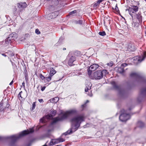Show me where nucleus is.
Instances as JSON below:
<instances>
[{"label": "nucleus", "instance_id": "1", "mask_svg": "<svg viewBox=\"0 0 146 146\" xmlns=\"http://www.w3.org/2000/svg\"><path fill=\"white\" fill-rule=\"evenodd\" d=\"M84 119L83 115H77L71 119L70 120L72 123L71 128L64 133V134L65 135L70 134L77 130L80 126L81 123L84 121Z\"/></svg>", "mask_w": 146, "mask_h": 146}, {"label": "nucleus", "instance_id": "2", "mask_svg": "<svg viewBox=\"0 0 146 146\" xmlns=\"http://www.w3.org/2000/svg\"><path fill=\"white\" fill-rule=\"evenodd\" d=\"M33 129H31L29 131L24 130L19 135H16L8 137L0 136V141L5 140L9 139L11 140L12 143H13L20 138L30 133H33Z\"/></svg>", "mask_w": 146, "mask_h": 146}, {"label": "nucleus", "instance_id": "3", "mask_svg": "<svg viewBox=\"0 0 146 146\" xmlns=\"http://www.w3.org/2000/svg\"><path fill=\"white\" fill-rule=\"evenodd\" d=\"M88 75L90 78L92 80H98L102 79L103 77V74L101 70H97L92 74L91 71H88Z\"/></svg>", "mask_w": 146, "mask_h": 146}, {"label": "nucleus", "instance_id": "4", "mask_svg": "<svg viewBox=\"0 0 146 146\" xmlns=\"http://www.w3.org/2000/svg\"><path fill=\"white\" fill-rule=\"evenodd\" d=\"M76 112V111L74 110H72L67 111L63 114L61 117H57L55 118L51 122V125H52L58 121H61L68 117L70 114L74 113Z\"/></svg>", "mask_w": 146, "mask_h": 146}, {"label": "nucleus", "instance_id": "5", "mask_svg": "<svg viewBox=\"0 0 146 146\" xmlns=\"http://www.w3.org/2000/svg\"><path fill=\"white\" fill-rule=\"evenodd\" d=\"M121 113L119 117V120L122 122H125L129 119L130 116L129 114L127 113L126 111L122 109L121 111Z\"/></svg>", "mask_w": 146, "mask_h": 146}, {"label": "nucleus", "instance_id": "6", "mask_svg": "<svg viewBox=\"0 0 146 146\" xmlns=\"http://www.w3.org/2000/svg\"><path fill=\"white\" fill-rule=\"evenodd\" d=\"M138 10V7L137 6L133 5L131 7H129L128 9H126V11H128L129 15L132 17H133V13H134L137 12Z\"/></svg>", "mask_w": 146, "mask_h": 146}, {"label": "nucleus", "instance_id": "7", "mask_svg": "<svg viewBox=\"0 0 146 146\" xmlns=\"http://www.w3.org/2000/svg\"><path fill=\"white\" fill-rule=\"evenodd\" d=\"M146 57V51L143 52V55L142 57L136 56L133 58V60L134 61V62L138 63H140L142 61L144 60Z\"/></svg>", "mask_w": 146, "mask_h": 146}, {"label": "nucleus", "instance_id": "8", "mask_svg": "<svg viewBox=\"0 0 146 146\" xmlns=\"http://www.w3.org/2000/svg\"><path fill=\"white\" fill-rule=\"evenodd\" d=\"M112 84L113 85L114 88L118 90L119 94V95L121 96L125 94V91L124 90L120 88L114 82H112Z\"/></svg>", "mask_w": 146, "mask_h": 146}, {"label": "nucleus", "instance_id": "9", "mask_svg": "<svg viewBox=\"0 0 146 146\" xmlns=\"http://www.w3.org/2000/svg\"><path fill=\"white\" fill-rule=\"evenodd\" d=\"M99 66L98 64H94L91 65L88 70L91 71L92 72V71L96 70Z\"/></svg>", "mask_w": 146, "mask_h": 146}, {"label": "nucleus", "instance_id": "10", "mask_svg": "<svg viewBox=\"0 0 146 146\" xmlns=\"http://www.w3.org/2000/svg\"><path fill=\"white\" fill-rule=\"evenodd\" d=\"M17 37V35L15 33H12L10 34L8 37V39H11L13 41L15 40V39Z\"/></svg>", "mask_w": 146, "mask_h": 146}, {"label": "nucleus", "instance_id": "11", "mask_svg": "<svg viewBox=\"0 0 146 146\" xmlns=\"http://www.w3.org/2000/svg\"><path fill=\"white\" fill-rule=\"evenodd\" d=\"M59 14L58 11H57L49 14V16H52V17H50V19H53L56 17Z\"/></svg>", "mask_w": 146, "mask_h": 146}, {"label": "nucleus", "instance_id": "12", "mask_svg": "<svg viewBox=\"0 0 146 146\" xmlns=\"http://www.w3.org/2000/svg\"><path fill=\"white\" fill-rule=\"evenodd\" d=\"M75 60H76L75 57V56H71L68 61V64L70 66H72L73 62Z\"/></svg>", "mask_w": 146, "mask_h": 146}, {"label": "nucleus", "instance_id": "13", "mask_svg": "<svg viewBox=\"0 0 146 146\" xmlns=\"http://www.w3.org/2000/svg\"><path fill=\"white\" fill-rule=\"evenodd\" d=\"M27 5L25 3H21L17 4V6L19 8H23L27 7Z\"/></svg>", "mask_w": 146, "mask_h": 146}, {"label": "nucleus", "instance_id": "14", "mask_svg": "<svg viewBox=\"0 0 146 146\" xmlns=\"http://www.w3.org/2000/svg\"><path fill=\"white\" fill-rule=\"evenodd\" d=\"M136 18L138 20L139 22L142 21V17L140 13H138L136 15Z\"/></svg>", "mask_w": 146, "mask_h": 146}, {"label": "nucleus", "instance_id": "15", "mask_svg": "<svg viewBox=\"0 0 146 146\" xmlns=\"http://www.w3.org/2000/svg\"><path fill=\"white\" fill-rule=\"evenodd\" d=\"M56 73V71L53 68H50V72L49 75L52 76Z\"/></svg>", "mask_w": 146, "mask_h": 146}, {"label": "nucleus", "instance_id": "16", "mask_svg": "<svg viewBox=\"0 0 146 146\" xmlns=\"http://www.w3.org/2000/svg\"><path fill=\"white\" fill-rule=\"evenodd\" d=\"M129 50L130 52L133 51L135 50V48L133 45L129 44L128 46Z\"/></svg>", "mask_w": 146, "mask_h": 146}, {"label": "nucleus", "instance_id": "17", "mask_svg": "<svg viewBox=\"0 0 146 146\" xmlns=\"http://www.w3.org/2000/svg\"><path fill=\"white\" fill-rule=\"evenodd\" d=\"M57 139H54L52 140L50 142V145H54L58 143Z\"/></svg>", "mask_w": 146, "mask_h": 146}, {"label": "nucleus", "instance_id": "18", "mask_svg": "<svg viewBox=\"0 0 146 146\" xmlns=\"http://www.w3.org/2000/svg\"><path fill=\"white\" fill-rule=\"evenodd\" d=\"M137 126L140 128L143 127L144 125L143 123L141 121H139L137 123Z\"/></svg>", "mask_w": 146, "mask_h": 146}, {"label": "nucleus", "instance_id": "19", "mask_svg": "<svg viewBox=\"0 0 146 146\" xmlns=\"http://www.w3.org/2000/svg\"><path fill=\"white\" fill-rule=\"evenodd\" d=\"M73 23L74 24H79L81 25L82 23V21L81 20H75L73 21Z\"/></svg>", "mask_w": 146, "mask_h": 146}, {"label": "nucleus", "instance_id": "20", "mask_svg": "<svg viewBox=\"0 0 146 146\" xmlns=\"http://www.w3.org/2000/svg\"><path fill=\"white\" fill-rule=\"evenodd\" d=\"M117 72L119 73L122 74L124 72V69L121 67L120 66V67L118 68Z\"/></svg>", "mask_w": 146, "mask_h": 146}, {"label": "nucleus", "instance_id": "21", "mask_svg": "<svg viewBox=\"0 0 146 146\" xmlns=\"http://www.w3.org/2000/svg\"><path fill=\"white\" fill-rule=\"evenodd\" d=\"M52 77V76L49 75L48 77H45V79L44 80V82H49L51 80Z\"/></svg>", "mask_w": 146, "mask_h": 146}, {"label": "nucleus", "instance_id": "22", "mask_svg": "<svg viewBox=\"0 0 146 146\" xmlns=\"http://www.w3.org/2000/svg\"><path fill=\"white\" fill-rule=\"evenodd\" d=\"M12 42H13V41L11 39H10L9 40L8 39V37L5 40V44H6L7 45L10 43H11Z\"/></svg>", "mask_w": 146, "mask_h": 146}, {"label": "nucleus", "instance_id": "23", "mask_svg": "<svg viewBox=\"0 0 146 146\" xmlns=\"http://www.w3.org/2000/svg\"><path fill=\"white\" fill-rule=\"evenodd\" d=\"M53 116L51 114H48L45 116V118L47 119H50L52 118Z\"/></svg>", "mask_w": 146, "mask_h": 146}, {"label": "nucleus", "instance_id": "24", "mask_svg": "<svg viewBox=\"0 0 146 146\" xmlns=\"http://www.w3.org/2000/svg\"><path fill=\"white\" fill-rule=\"evenodd\" d=\"M56 110H54L52 111L51 112V115L53 117L54 116L56 113Z\"/></svg>", "mask_w": 146, "mask_h": 146}, {"label": "nucleus", "instance_id": "25", "mask_svg": "<svg viewBox=\"0 0 146 146\" xmlns=\"http://www.w3.org/2000/svg\"><path fill=\"white\" fill-rule=\"evenodd\" d=\"M59 100V98L58 97L55 98L52 100V101H51V102H56Z\"/></svg>", "mask_w": 146, "mask_h": 146}, {"label": "nucleus", "instance_id": "26", "mask_svg": "<svg viewBox=\"0 0 146 146\" xmlns=\"http://www.w3.org/2000/svg\"><path fill=\"white\" fill-rule=\"evenodd\" d=\"M57 139L59 143L61 142H63L65 141V139L62 138H59Z\"/></svg>", "mask_w": 146, "mask_h": 146}, {"label": "nucleus", "instance_id": "27", "mask_svg": "<svg viewBox=\"0 0 146 146\" xmlns=\"http://www.w3.org/2000/svg\"><path fill=\"white\" fill-rule=\"evenodd\" d=\"M104 1V0H98L97 3L95 4L94 5H95L96 6H97V5L100 4V3Z\"/></svg>", "mask_w": 146, "mask_h": 146}, {"label": "nucleus", "instance_id": "28", "mask_svg": "<svg viewBox=\"0 0 146 146\" xmlns=\"http://www.w3.org/2000/svg\"><path fill=\"white\" fill-rule=\"evenodd\" d=\"M99 34L102 36H104L106 35V33L104 31L100 32L99 33Z\"/></svg>", "mask_w": 146, "mask_h": 146}, {"label": "nucleus", "instance_id": "29", "mask_svg": "<svg viewBox=\"0 0 146 146\" xmlns=\"http://www.w3.org/2000/svg\"><path fill=\"white\" fill-rule=\"evenodd\" d=\"M113 64V62L112 61L110 62L109 63H107V65L110 66H112Z\"/></svg>", "mask_w": 146, "mask_h": 146}, {"label": "nucleus", "instance_id": "30", "mask_svg": "<svg viewBox=\"0 0 146 146\" xmlns=\"http://www.w3.org/2000/svg\"><path fill=\"white\" fill-rule=\"evenodd\" d=\"M76 13H77V11L76 10H74V11H73L70 12L69 13V14L70 15H72L73 14Z\"/></svg>", "mask_w": 146, "mask_h": 146}, {"label": "nucleus", "instance_id": "31", "mask_svg": "<svg viewBox=\"0 0 146 146\" xmlns=\"http://www.w3.org/2000/svg\"><path fill=\"white\" fill-rule=\"evenodd\" d=\"M17 8L15 7L13 9V11L14 14L15 15H16L17 14Z\"/></svg>", "mask_w": 146, "mask_h": 146}, {"label": "nucleus", "instance_id": "32", "mask_svg": "<svg viewBox=\"0 0 146 146\" xmlns=\"http://www.w3.org/2000/svg\"><path fill=\"white\" fill-rule=\"evenodd\" d=\"M127 64L126 63H123L121 64V66L124 69V67L127 66Z\"/></svg>", "mask_w": 146, "mask_h": 146}, {"label": "nucleus", "instance_id": "33", "mask_svg": "<svg viewBox=\"0 0 146 146\" xmlns=\"http://www.w3.org/2000/svg\"><path fill=\"white\" fill-rule=\"evenodd\" d=\"M40 77L42 80H43L44 79L45 80V77L42 74H40Z\"/></svg>", "mask_w": 146, "mask_h": 146}, {"label": "nucleus", "instance_id": "34", "mask_svg": "<svg viewBox=\"0 0 146 146\" xmlns=\"http://www.w3.org/2000/svg\"><path fill=\"white\" fill-rule=\"evenodd\" d=\"M102 72V73L103 74V73H105L106 74H108V72H107V71L106 70H103L102 71H101Z\"/></svg>", "mask_w": 146, "mask_h": 146}, {"label": "nucleus", "instance_id": "35", "mask_svg": "<svg viewBox=\"0 0 146 146\" xmlns=\"http://www.w3.org/2000/svg\"><path fill=\"white\" fill-rule=\"evenodd\" d=\"M35 33L37 34H39L40 33V32L38 29H36L35 30Z\"/></svg>", "mask_w": 146, "mask_h": 146}, {"label": "nucleus", "instance_id": "36", "mask_svg": "<svg viewBox=\"0 0 146 146\" xmlns=\"http://www.w3.org/2000/svg\"><path fill=\"white\" fill-rule=\"evenodd\" d=\"M90 89V88L89 87L88 88L87 86H86V88H85V92H88V90Z\"/></svg>", "mask_w": 146, "mask_h": 146}, {"label": "nucleus", "instance_id": "37", "mask_svg": "<svg viewBox=\"0 0 146 146\" xmlns=\"http://www.w3.org/2000/svg\"><path fill=\"white\" fill-rule=\"evenodd\" d=\"M3 104H0V111H2L3 110Z\"/></svg>", "mask_w": 146, "mask_h": 146}, {"label": "nucleus", "instance_id": "38", "mask_svg": "<svg viewBox=\"0 0 146 146\" xmlns=\"http://www.w3.org/2000/svg\"><path fill=\"white\" fill-rule=\"evenodd\" d=\"M50 17H52V16H49V14L46 17L47 18V19L49 20L50 19H51L50 18Z\"/></svg>", "mask_w": 146, "mask_h": 146}, {"label": "nucleus", "instance_id": "39", "mask_svg": "<svg viewBox=\"0 0 146 146\" xmlns=\"http://www.w3.org/2000/svg\"><path fill=\"white\" fill-rule=\"evenodd\" d=\"M86 106V103H85L84 104L82 105L81 107L82 108V109H83V108L85 107Z\"/></svg>", "mask_w": 146, "mask_h": 146}, {"label": "nucleus", "instance_id": "40", "mask_svg": "<svg viewBox=\"0 0 146 146\" xmlns=\"http://www.w3.org/2000/svg\"><path fill=\"white\" fill-rule=\"evenodd\" d=\"M35 107V102H34L33 104V108L34 109Z\"/></svg>", "mask_w": 146, "mask_h": 146}, {"label": "nucleus", "instance_id": "41", "mask_svg": "<svg viewBox=\"0 0 146 146\" xmlns=\"http://www.w3.org/2000/svg\"><path fill=\"white\" fill-rule=\"evenodd\" d=\"M45 86H43V87H42L41 89V91H43L45 90Z\"/></svg>", "mask_w": 146, "mask_h": 146}, {"label": "nucleus", "instance_id": "42", "mask_svg": "<svg viewBox=\"0 0 146 146\" xmlns=\"http://www.w3.org/2000/svg\"><path fill=\"white\" fill-rule=\"evenodd\" d=\"M38 101L40 103L43 102V100L42 99H39L38 100Z\"/></svg>", "mask_w": 146, "mask_h": 146}, {"label": "nucleus", "instance_id": "43", "mask_svg": "<svg viewBox=\"0 0 146 146\" xmlns=\"http://www.w3.org/2000/svg\"><path fill=\"white\" fill-rule=\"evenodd\" d=\"M22 93V91H21V92H20L19 93V94H18V96H19V97H20L21 98H22V97L21 96V94Z\"/></svg>", "mask_w": 146, "mask_h": 146}, {"label": "nucleus", "instance_id": "44", "mask_svg": "<svg viewBox=\"0 0 146 146\" xmlns=\"http://www.w3.org/2000/svg\"><path fill=\"white\" fill-rule=\"evenodd\" d=\"M22 86H23L24 88H25V83L24 82H23L22 83Z\"/></svg>", "mask_w": 146, "mask_h": 146}, {"label": "nucleus", "instance_id": "45", "mask_svg": "<svg viewBox=\"0 0 146 146\" xmlns=\"http://www.w3.org/2000/svg\"><path fill=\"white\" fill-rule=\"evenodd\" d=\"M115 9L116 11H117V9L118 10V7H117V4L116 5V6H115Z\"/></svg>", "mask_w": 146, "mask_h": 146}, {"label": "nucleus", "instance_id": "46", "mask_svg": "<svg viewBox=\"0 0 146 146\" xmlns=\"http://www.w3.org/2000/svg\"><path fill=\"white\" fill-rule=\"evenodd\" d=\"M13 80H12L11 82L9 84V85H11L12 84H13Z\"/></svg>", "mask_w": 146, "mask_h": 146}, {"label": "nucleus", "instance_id": "47", "mask_svg": "<svg viewBox=\"0 0 146 146\" xmlns=\"http://www.w3.org/2000/svg\"><path fill=\"white\" fill-rule=\"evenodd\" d=\"M2 55L3 56H5H5H6V55H5V54H4V53H3V54H2Z\"/></svg>", "mask_w": 146, "mask_h": 146}, {"label": "nucleus", "instance_id": "48", "mask_svg": "<svg viewBox=\"0 0 146 146\" xmlns=\"http://www.w3.org/2000/svg\"><path fill=\"white\" fill-rule=\"evenodd\" d=\"M9 104H7V106H6V107H8L9 106Z\"/></svg>", "mask_w": 146, "mask_h": 146}, {"label": "nucleus", "instance_id": "49", "mask_svg": "<svg viewBox=\"0 0 146 146\" xmlns=\"http://www.w3.org/2000/svg\"><path fill=\"white\" fill-rule=\"evenodd\" d=\"M89 102V101L88 100H87L86 101V102L85 103H86V104L87 103Z\"/></svg>", "mask_w": 146, "mask_h": 146}, {"label": "nucleus", "instance_id": "50", "mask_svg": "<svg viewBox=\"0 0 146 146\" xmlns=\"http://www.w3.org/2000/svg\"><path fill=\"white\" fill-rule=\"evenodd\" d=\"M110 19H108V22L109 24L110 23Z\"/></svg>", "mask_w": 146, "mask_h": 146}, {"label": "nucleus", "instance_id": "51", "mask_svg": "<svg viewBox=\"0 0 146 146\" xmlns=\"http://www.w3.org/2000/svg\"><path fill=\"white\" fill-rule=\"evenodd\" d=\"M66 50V48H63V50Z\"/></svg>", "mask_w": 146, "mask_h": 146}, {"label": "nucleus", "instance_id": "52", "mask_svg": "<svg viewBox=\"0 0 146 146\" xmlns=\"http://www.w3.org/2000/svg\"><path fill=\"white\" fill-rule=\"evenodd\" d=\"M106 21V19H105L104 20V23Z\"/></svg>", "mask_w": 146, "mask_h": 146}, {"label": "nucleus", "instance_id": "53", "mask_svg": "<svg viewBox=\"0 0 146 146\" xmlns=\"http://www.w3.org/2000/svg\"><path fill=\"white\" fill-rule=\"evenodd\" d=\"M131 110V109H130V108H129V110Z\"/></svg>", "mask_w": 146, "mask_h": 146}, {"label": "nucleus", "instance_id": "54", "mask_svg": "<svg viewBox=\"0 0 146 146\" xmlns=\"http://www.w3.org/2000/svg\"><path fill=\"white\" fill-rule=\"evenodd\" d=\"M88 124H87L86 125V126H87V125H88Z\"/></svg>", "mask_w": 146, "mask_h": 146}, {"label": "nucleus", "instance_id": "55", "mask_svg": "<svg viewBox=\"0 0 146 146\" xmlns=\"http://www.w3.org/2000/svg\"><path fill=\"white\" fill-rule=\"evenodd\" d=\"M145 33L146 34V31H145Z\"/></svg>", "mask_w": 146, "mask_h": 146}]
</instances>
